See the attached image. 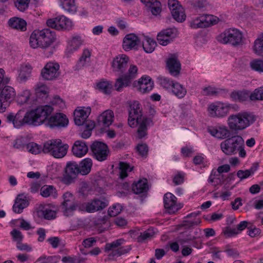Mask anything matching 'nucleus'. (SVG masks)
<instances>
[{"instance_id": "nucleus-1", "label": "nucleus", "mask_w": 263, "mask_h": 263, "mask_svg": "<svg viewBox=\"0 0 263 263\" xmlns=\"http://www.w3.org/2000/svg\"><path fill=\"white\" fill-rule=\"evenodd\" d=\"M51 109L47 106H37L28 110L24 114L19 110L16 114H9L6 117L7 121L12 123L15 128H19L25 124L39 126L42 124Z\"/></svg>"}, {"instance_id": "nucleus-2", "label": "nucleus", "mask_w": 263, "mask_h": 263, "mask_svg": "<svg viewBox=\"0 0 263 263\" xmlns=\"http://www.w3.org/2000/svg\"><path fill=\"white\" fill-rule=\"evenodd\" d=\"M56 33L49 29H36L30 34L29 46L33 49L41 48L43 57H51L55 51L54 44L57 41Z\"/></svg>"}, {"instance_id": "nucleus-3", "label": "nucleus", "mask_w": 263, "mask_h": 263, "mask_svg": "<svg viewBox=\"0 0 263 263\" xmlns=\"http://www.w3.org/2000/svg\"><path fill=\"white\" fill-rule=\"evenodd\" d=\"M148 119L143 115L142 107L137 101L131 102L128 110V124L132 128L138 127L137 133L139 138H142L146 135Z\"/></svg>"}, {"instance_id": "nucleus-4", "label": "nucleus", "mask_w": 263, "mask_h": 263, "mask_svg": "<svg viewBox=\"0 0 263 263\" xmlns=\"http://www.w3.org/2000/svg\"><path fill=\"white\" fill-rule=\"evenodd\" d=\"M256 120V116L249 111H241L232 114L227 119V125L234 132L243 130L252 125Z\"/></svg>"}, {"instance_id": "nucleus-5", "label": "nucleus", "mask_w": 263, "mask_h": 263, "mask_svg": "<svg viewBox=\"0 0 263 263\" xmlns=\"http://www.w3.org/2000/svg\"><path fill=\"white\" fill-rule=\"evenodd\" d=\"M221 151L226 155L230 156L238 153L239 157L245 158L246 151L245 149V141L239 135H235L225 139L220 144Z\"/></svg>"}, {"instance_id": "nucleus-6", "label": "nucleus", "mask_w": 263, "mask_h": 263, "mask_svg": "<svg viewBox=\"0 0 263 263\" xmlns=\"http://www.w3.org/2000/svg\"><path fill=\"white\" fill-rule=\"evenodd\" d=\"M243 39L242 32L235 28L225 30L217 37V40L219 42L223 44H230L233 46L242 44Z\"/></svg>"}, {"instance_id": "nucleus-7", "label": "nucleus", "mask_w": 263, "mask_h": 263, "mask_svg": "<svg viewBox=\"0 0 263 263\" xmlns=\"http://www.w3.org/2000/svg\"><path fill=\"white\" fill-rule=\"evenodd\" d=\"M68 145L63 144L59 139H51L46 141L43 145V152L49 154L56 158L64 157L67 152Z\"/></svg>"}, {"instance_id": "nucleus-8", "label": "nucleus", "mask_w": 263, "mask_h": 263, "mask_svg": "<svg viewBox=\"0 0 263 263\" xmlns=\"http://www.w3.org/2000/svg\"><path fill=\"white\" fill-rule=\"evenodd\" d=\"M232 108V105L228 102L215 101L208 105L207 112L212 118H223L227 116Z\"/></svg>"}, {"instance_id": "nucleus-9", "label": "nucleus", "mask_w": 263, "mask_h": 263, "mask_svg": "<svg viewBox=\"0 0 263 263\" xmlns=\"http://www.w3.org/2000/svg\"><path fill=\"white\" fill-rule=\"evenodd\" d=\"M39 106H47L50 107L51 110L46 117L43 124H45L50 128L65 127L68 125L69 120L66 115L63 113H56L51 116L53 111V107L48 105H40Z\"/></svg>"}, {"instance_id": "nucleus-10", "label": "nucleus", "mask_w": 263, "mask_h": 263, "mask_svg": "<svg viewBox=\"0 0 263 263\" xmlns=\"http://www.w3.org/2000/svg\"><path fill=\"white\" fill-rule=\"evenodd\" d=\"M60 66L59 63L54 61L48 62L42 69L41 76L43 80L52 81L60 76Z\"/></svg>"}, {"instance_id": "nucleus-11", "label": "nucleus", "mask_w": 263, "mask_h": 263, "mask_svg": "<svg viewBox=\"0 0 263 263\" xmlns=\"http://www.w3.org/2000/svg\"><path fill=\"white\" fill-rule=\"evenodd\" d=\"M219 22V18L215 15H202L193 18L190 22V26L193 29L208 27L217 24Z\"/></svg>"}, {"instance_id": "nucleus-12", "label": "nucleus", "mask_w": 263, "mask_h": 263, "mask_svg": "<svg viewBox=\"0 0 263 263\" xmlns=\"http://www.w3.org/2000/svg\"><path fill=\"white\" fill-rule=\"evenodd\" d=\"M16 91L10 86H5L0 91V112H4L15 99Z\"/></svg>"}, {"instance_id": "nucleus-13", "label": "nucleus", "mask_w": 263, "mask_h": 263, "mask_svg": "<svg viewBox=\"0 0 263 263\" xmlns=\"http://www.w3.org/2000/svg\"><path fill=\"white\" fill-rule=\"evenodd\" d=\"M48 26L57 30H71L74 26L73 21L64 15H61L47 21Z\"/></svg>"}, {"instance_id": "nucleus-14", "label": "nucleus", "mask_w": 263, "mask_h": 263, "mask_svg": "<svg viewBox=\"0 0 263 263\" xmlns=\"http://www.w3.org/2000/svg\"><path fill=\"white\" fill-rule=\"evenodd\" d=\"M62 198L61 209L64 215L66 216L72 215L77 208L73 195L69 192H66L63 195Z\"/></svg>"}, {"instance_id": "nucleus-15", "label": "nucleus", "mask_w": 263, "mask_h": 263, "mask_svg": "<svg viewBox=\"0 0 263 263\" xmlns=\"http://www.w3.org/2000/svg\"><path fill=\"white\" fill-rule=\"evenodd\" d=\"M80 174L79 165L76 162H69L65 168V174L62 177L61 181L66 185L73 183L78 174Z\"/></svg>"}, {"instance_id": "nucleus-16", "label": "nucleus", "mask_w": 263, "mask_h": 263, "mask_svg": "<svg viewBox=\"0 0 263 263\" xmlns=\"http://www.w3.org/2000/svg\"><path fill=\"white\" fill-rule=\"evenodd\" d=\"M91 112V108L90 106L77 107L73 112L75 124L77 125L81 126L88 123L90 120L87 119Z\"/></svg>"}, {"instance_id": "nucleus-17", "label": "nucleus", "mask_w": 263, "mask_h": 263, "mask_svg": "<svg viewBox=\"0 0 263 263\" xmlns=\"http://www.w3.org/2000/svg\"><path fill=\"white\" fill-rule=\"evenodd\" d=\"M108 205V200L104 196L95 198L85 204V211L89 213H93L106 208Z\"/></svg>"}, {"instance_id": "nucleus-18", "label": "nucleus", "mask_w": 263, "mask_h": 263, "mask_svg": "<svg viewBox=\"0 0 263 263\" xmlns=\"http://www.w3.org/2000/svg\"><path fill=\"white\" fill-rule=\"evenodd\" d=\"M91 149L97 160L103 161L107 159L109 150L108 146L104 143L95 141L91 145Z\"/></svg>"}, {"instance_id": "nucleus-19", "label": "nucleus", "mask_w": 263, "mask_h": 263, "mask_svg": "<svg viewBox=\"0 0 263 263\" xmlns=\"http://www.w3.org/2000/svg\"><path fill=\"white\" fill-rule=\"evenodd\" d=\"M128 61V57L124 54L116 56L111 63L112 71L118 74L122 73L126 68Z\"/></svg>"}, {"instance_id": "nucleus-20", "label": "nucleus", "mask_w": 263, "mask_h": 263, "mask_svg": "<svg viewBox=\"0 0 263 263\" xmlns=\"http://www.w3.org/2000/svg\"><path fill=\"white\" fill-rule=\"evenodd\" d=\"M58 207L53 204H41L38 209L39 216L47 220H53L57 217Z\"/></svg>"}, {"instance_id": "nucleus-21", "label": "nucleus", "mask_w": 263, "mask_h": 263, "mask_svg": "<svg viewBox=\"0 0 263 263\" xmlns=\"http://www.w3.org/2000/svg\"><path fill=\"white\" fill-rule=\"evenodd\" d=\"M134 86L141 93H147L154 87V82L150 77L144 75L138 80L134 81Z\"/></svg>"}, {"instance_id": "nucleus-22", "label": "nucleus", "mask_w": 263, "mask_h": 263, "mask_svg": "<svg viewBox=\"0 0 263 263\" xmlns=\"http://www.w3.org/2000/svg\"><path fill=\"white\" fill-rule=\"evenodd\" d=\"M177 32L175 28H167L162 30L157 35L158 42L162 46L168 45L177 37Z\"/></svg>"}, {"instance_id": "nucleus-23", "label": "nucleus", "mask_w": 263, "mask_h": 263, "mask_svg": "<svg viewBox=\"0 0 263 263\" xmlns=\"http://www.w3.org/2000/svg\"><path fill=\"white\" fill-rule=\"evenodd\" d=\"M84 41L82 37L79 35L73 36L67 41V45L65 53L67 57L71 56L78 51L83 44Z\"/></svg>"}, {"instance_id": "nucleus-24", "label": "nucleus", "mask_w": 263, "mask_h": 263, "mask_svg": "<svg viewBox=\"0 0 263 263\" xmlns=\"http://www.w3.org/2000/svg\"><path fill=\"white\" fill-rule=\"evenodd\" d=\"M33 66L29 63L21 64L17 69L16 80L20 83L26 82L31 77Z\"/></svg>"}, {"instance_id": "nucleus-25", "label": "nucleus", "mask_w": 263, "mask_h": 263, "mask_svg": "<svg viewBox=\"0 0 263 263\" xmlns=\"http://www.w3.org/2000/svg\"><path fill=\"white\" fill-rule=\"evenodd\" d=\"M141 40L134 33L126 34L123 39L122 48L125 51L137 49Z\"/></svg>"}, {"instance_id": "nucleus-26", "label": "nucleus", "mask_w": 263, "mask_h": 263, "mask_svg": "<svg viewBox=\"0 0 263 263\" xmlns=\"http://www.w3.org/2000/svg\"><path fill=\"white\" fill-rule=\"evenodd\" d=\"M114 113L110 109H107L100 114L97 118V124L103 127H109L114 121Z\"/></svg>"}, {"instance_id": "nucleus-27", "label": "nucleus", "mask_w": 263, "mask_h": 263, "mask_svg": "<svg viewBox=\"0 0 263 263\" xmlns=\"http://www.w3.org/2000/svg\"><path fill=\"white\" fill-rule=\"evenodd\" d=\"M176 200V197L171 193H167L164 195V205L168 213H174L180 208V206L177 204Z\"/></svg>"}, {"instance_id": "nucleus-28", "label": "nucleus", "mask_w": 263, "mask_h": 263, "mask_svg": "<svg viewBox=\"0 0 263 263\" xmlns=\"http://www.w3.org/2000/svg\"><path fill=\"white\" fill-rule=\"evenodd\" d=\"M208 130L213 137L219 139L226 138L230 133L229 129L224 125L211 126Z\"/></svg>"}, {"instance_id": "nucleus-29", "label": "nucleus", "mask_w": 263, "mask_h": 263, "mask_svg": "<svg viewBox=\"0 0 263 263\" xmlns=\"http://www.w3.org/2000/svg\"><path fill=\"white\" fill-rule=\"evenodd\" d=\"M88 151V147L86 143L83 141H76L72 148L73 155L78 157L82 158L84 156Z\"/></svg>"}, {"instance_id": "nucleus-30", "label": "nucleus", "mask_w": 263, "mask_h": 263, "mask_svg": "<svg viewBox=\"0 0 263 263\" xmlns=\"http://www.w3.org/2000/svg\"><path fill=\"white\" fill-rule=\"evenodd\" d=\"M95 88L107 95H110L114 90L112 82L104 79L97 82L95 84Z\"/></svg>"}, {"instance_id": "nucleus-31", "label": "nucleus", "mask_w": 263, "mask_h": 263, "mask_svg": "<svg viewBox=\"0 0 263 263\" xmlns=\"http://www.w3.org/2000/svg\"><path fill=\"white\" fill-rule=\"evenodd\" d=\"M166 66L170 73L173 76H177L180 71L181 64L175 57H171L167 59Z\"/></svg>"}, {"instance_id": "nucleus-32", "label": "nucleus", "mask_w": 263, "mask_h": 263, "mask_svg": "<svg viewBox=\"0 0 263 263\" xmlns=\"http://www.w3.org/2000/svg\"><path fill=\"white\" fill-rule=\"evenodd\" d=\"M28 204L29 202L26 195L24 194L18 195L13 206V211L16 213H21Z\"/></svg>"}, {"instance_id": "nucleus-33", "label": "nucleus", "mask_w": 263, "mask_h": 263, "mask_svg": "<svg viewBox=\"0 0 263 263\" xmlns=\"http://www.w3.org/2000/svg\"><path fill=\"white\" fill-rule=\"evenodd\" d=\"M32 93L30 90L25 89L16 95L15 100L18 104L24 105L31 101Z\"/></svg>"}, {"instance_id": "nucleus-34", "label": "nucleus", "mask_w": 263, "mask_h": 263, "mask_svg": "<svg viewBox=\"0 0 263 263\" xmlns=\"http://www.w3.org/2000/svg\"><path fill=\"white\" fill-rule=\"evenodd\" d=\"M8 25L12 28L21 31H24L26 29L27 23L26 21L20 17H13L8 21Z\"/></svg>"}, {"instance_id": "nucleus-35", "label": "nucleus", "mask_w": 263, "mask_h": 263, "mask_svg": "<svg viewBox=\"0 0 263 263\" xmlns=\"http://www.w3.org/2000/svg\"><path fill=\"white\" fill-rule=\"evenodd\" d=\"M148 189L147 179L143 178L133 183L132 190L135 194H139L146 192Z\"/></svg>"}, {"instance_id": "nucleus-36", "label": "nucleus", "mask_w": 263, "mask_h": 263, "mask_svg": "<svg viewBox=\"0 0 263 263\" xmlns=\"http://www.w3.org/2000/svg\"><path fill=\"white\" fill-rule=\"evenodd\" d=\"M132 83L124 76H121L116 79L114 86L118 92L123 91L126 87H130Z\"/></svg>"}, {"instance_id": "nucleus-37", "label": "nucleus", "mask_w": 263, "mask_h": 263, "mask_svg": "<svg viewBox=\"0 0 263 263\" xmlns=\"http://www.w3.org/2000/svg\"><path fill=\"white\" fill-rule=\"evenodd\" d=\"M40 195L44 198L51 197L53 199L57 198L58 196L55 187L49 185H45L41 188Z\"/></svg>"}, {"instance_id": "nucleus-38", "label": "nucleus", "mask_w": 263, "mask_h": 263, "mask_svg": "<svg viewBox=\"0 0 263 263\" xmlns=\"http://www.w3.org/2000/svg\"><path fill=\"white\" fill-rule=\"evenodd\" d=\"M142 42L143 49L147 53H152L157 46L156 41L147 36H143Z\"/></svg>"}, {"instance_id": "nucleus-39", "label": "nucleus", "mask_w": 263, "mask_h": 263, "mask_svg": "<svg viewBox=\"0 0 263 263\" xmlns=\"http://www.w3.org/2000/svg\"><path fill=\"white\" fill-rule=\"evenodd\" d=\"M253 52L258 56H263V33L258 34L252 45Z\"/></svg>"}, {"instance_id": "nucleus-40", "label": "nucleus", "mask_w": 263, "mask_h": 263, "mask_svg": "<svg viewBox=\"0 0 263 263\" xmlns=\"http://www.w3.org/2000/svg\"><path fill=\"white\" fill-rule=\"evenodd\" d=\"M60 6L65 11L71 14L77 12V7L76 5V0H58Z\"/></svg>"}, {"instance_id": "nucleus-41", "label": "nucleus", "mask_w": 263, "mask_h": 263, "mask_svg": "<svg viewBox=\"0 0 263 263\" xmlns=\"http://www.w3.org/2000/svg\"><path fill=\"white\" fill-rule=\"evenodd\" d=\"M170 92L178 98H183L186 95L187 91L182 85L175 82Z\"/></svg>"}, {"instance_id": "nucleus-42", "label": "nucleus", "mask_w": 263, "mask_h": 263, "mask_svg": "<svg viewBox=\"0 0 263 263\" xmlns=\"http://www.w3.org/2000/svg\"><path fill=\"white\" fill-rule=\"evenodd\" d=\"M92 166V161L89 158H86L81 161L79 165L80 174L86 175L89 174Z\"/></svg>"}, {"instance_id": "nucleus-43", "label": "nucleus", "mask_w": 263, "mask_h": 263, "mask_svg": "<svg viewBox=\"0 0 263 263\" xmlns=\"http://www.w3.org/2000/svg\"><path fill=\"white\" fill-rule=\"evenodd\" d=\"M248 225L247 221H241L236 227V228L231 229L227 228L224 231V234L228 237H230L234 235H236L242 230H245Z\"/></svg>"}, {"instance_id": "nucleus-44", "label": "nucleus", "mask_w": 263, "mask_h": 263, "mask_svg": "<svg viewBox=\"0 0 263 263\" xmlns=\"http://www.w3.org/2000/svg\"><path fill=\"white\" fill-rule=\"evenodd\" d=\"M250 94L247 90L234 91L230 94L231 99L236 102H243L250 97Z\"/></svg>"}, {"instance_id": "nucleus-45", "label": "nucleus", "mask_w": 263, "mask_h": 263, "mask_svg": "<svg viewBox=\"0 0 263 263\" xmlns=\"http://www.w3.org/2000/svg\"><path fill=\"white\" fill-rule=\"evenodd\" d=\"M145 6L154 15H158L161 12V4L159 1H155Z\"/></svg>"}, {"instance_id": "nucleus-46", "label": "nucleus", "mask_w": 263, "mask_h": 263, "mask_svg": "<svg viewBox=\"0 0 263 263\" xmlns=\"http://www.w3.org/2000/svg\"><path fill=\"white\" fill-rule=\"evenodd\" d=\"M133 167L125 162H120L119 166V177L123 179L126 177L128 175V173L131 172Z\"/></svg>"}, {"instance_id": "nucleus-47", "label": "nucleus", "mask_w": 263, "mask_h": 263, "mask_svg": "<svg viewBox=\"0 0 263 263\" xmlns=\"http://www.w3.org/2000/svg\"><path fill=\"white\" fill-rule=\"evenodd\" d=\"M26 149L29 153L37 155L41 152H43V147L34 142H30L26 145Z\"/></svg>"}, {"instance_id": "nucleus-48", "label": "nucleus", "mask_w": 263, "mask_h": 263, "mask_svg": "<svg viewBox=\"0 0 263 263\" xmlns=\"http://www.w3.org/2000/svg\"><path fill=\"white\" fill-rule=\"evenodd\" d=\"M91 52L89 50L86 49L83 50L82 55L78 62L79 67L85 66L90 62Z\"/></svg>"}, {"instance_id": "nucleus-49", "label": "nucleus", "mask_w": 263, "mask_h": 263, "mask_svg": "<svg viewBox=\"0 0 263 263\" xmlns=\"http://www.w3.org/2000/svg\"><path fill=\"white\" fill-rule=\"evenodd\" d=\"M155 234V232L153 229H148L140 233V234L137 237V240L140 242H143L147 239L152 238Z\"/></svg>"}, {"instance_id": "nucleus-50", "label": "nucleus", "mask_w": 263, "mask_h": 263, "mask_svg": "<svg viewBox=\"0 0 263 263\" xmlns=\"http://www.w3.org/2000/svg\"><path fill=\"white\" fill-rule=\"evenodd\" d=\"M158 82L162 87L170 92L175 81L165 77H160L158 78Z\"/></svg>"}, {"instance_id": "nucleus-51", "label": "nucleus", "mask_w": 263, "mask_h": 263, "mask_svg": "<svg viewBox=\"0 0 263 263\" xmlns=\"http://www.w3.org/2000/svg\"><path fill=\"white\" fill-rule=\"evenodd\" d=\"M137 67L134 65H130L127 73L123 76H124L127 79H128L133 83V81L134 79H135L137 77Z\"/></svg>"}, {"instance_id": "nucleus-52", "label": "nucleus", "mask_w": 263, "mask_h": 263, "mask_svg": "<svg viewBox=\"0 0 263 263\" xmlns=\"http://www.w3.org/2000/svg\"><path fill=\"white\" fill-rule=\"evenodd\" d=\"M251 68L259 72H263V60L254 59L250 63Z\"/></svg>"}, {"instance_id": "nucleus-53", "label": "nucleus", "mask_w": 263, "mask_h": 263, "mask_svg": "<svg viewBox=\"0 0 263 263\" xmlns=\"http://www.w3.org/2000/svg\"><path fill=\"white\" fill-rule=\"evenodd\" d=\"M252 101L263 100V86L255 89L250 95Z\"/></svg>"}, {"instance_id": "nucleus-54", "label": "nucleus", "mask_w": 263, "mask_h": 263, "mask_svg": "<svg viewBox=\"0 0 263 263\" xmlns=\"http://www.w3.org/2000/svg\"><path fill=\"white\" fill-rule=\"evenodd\" d=\"M13 2L17 10L23 12L28 9L30 0H13Z\"/></svg>"}, {"instance_id": "nucleus-55", "label": "nucleus", "mask_w": 263, "mask_h": 263, "mask_svg": "<svg viewBox=\"0 0 263 263\" xmlns=\"http://www.w3.org/2000/svg\"><path fill=\"white\" fill-rule=\"evenodd\" d=\"M175 11L176 13V15H172L173 17L178 22H183L186 19V14L184 11V10L182 6H181V9L179 8H177V9H175Z\"/></svg>"}, {"instance_id": "nucleus-56", "label": "nucleus", "mask_w": 263, "mask_h": 263, "mask_svg": "<svg viewBox=\"0 0 263 263\" xmlns=\"http://www.w3.org/2000/svg\"><path fill=\"white\" fill-rule=\"evenodd\" d=\"M130 248L126 249L124 247L120 248L117 250H112V252L109 254V258L110 259H114L115 257H119L122 254L127 253L129 250Z\"/></svg>"}, {"instance_id": "nucleus-57", "label": "nucleus", "mask_w": 263, "mask_h": 263, "mask_svg": "<svg viewBox=\"0 0 263 263\" xmlns=\"http://www.w3.org/2000/svg\"><path fill=\"white\" fill-rule=\"evenodd\" d=\"M50 103L59 109H63L66 107L65 101L59 96L54 97Z\"/></svg>"}, {"instance_id": "nucleus-58", "label": "nucleus", "mask_w": 263, "mask_h": 263, "mask_svg": "<svg viewBox=\"0 0 263 263\" xmlns=\"http://www.w3.org/2000/svg\"><path fill=\"white\" fill-rule=\"evenodd\" d=\"M122 210V206L120 204L115 203L109 208L108 214L110 216H116L121 212Z\"/></svg>"}, {"instance_id": "nucleus-59", "label": "nucleus", "mask_w": 263, "mask_h": 263, "mask_svg": "<svg viewBox=\"0 0 263 263\" xmlns=\"http://www.w3.org/2000/svg\"><path fill=\"white\" fill-rule=\"evenodd\" d=\"M85 124L87 127V129L82 133L81 137L84 139H87L91 136V130L95 127V124L93 121H89L88 123Z\"/></svg>"}, {"instance_id": "nucleus-60", "label": "nucleus", "mask_w": 263, "mask_h": 263, "mask_svg": "<svg viewBox=\"0 0 263 263\" xmlns=\"http://www.w3.org/2000/svg\"><path fill=\"white\" fill-rule=\"evenodd\" d=\"M34 90L36 93L41 95H46L48 93L49 89L48 87L43 83H38L34 87Z\"/></svg>"}, {"instance_id": "nucleus-61", "label": "nucleus", "mask_w": 263, "mask_h": 263, "mask_svg": "<svg viewBox=\"0 0 263 263\" xmlns=\"http://www.w3.org/2000/svg\"><path fill=\"white\" fill-rule=\"evenodd\" d=\"M167 4L172 15H176L175 9L177 7L181 9V5L178 0H168Z\"/></svg>"}, {"instance_id": "nucleus-62", "label": "nucleus", "mask_w": 263, "mask_h": 263, "mask_svg": "<svg viewBox=\"0 0 263 263\" xmlns=\"http://www.w3.org/2000/svg\"><path fill=\"white\" fill-rule=\"evenodd\" d=\"M219 92V89L213 86H208L203 89V93L205 95L213 96L217 94Z\"/></svg>"}, {"instance_id": "nucleus-63", "label": "nucleus", "mask_w": 263, "mask_h": 263, "mask_svg": "<svg viewBox=\"0 0 263 263\" xmlns=\"http://www.w3.org/2000/svg\"><path fill=\"white\" fill-rule=\"evenodd\" d=\"M10 234L12 237L13 240L16 241L17 243L20 241H22L24 237L22 233L16 229L13 230L10 232Z\"/></svg>"}, {"instance_id": "nucleus-64", "label": "nucleus", "mask_w": 263, "mask_h": 263, "mask_svg": "<svg viewBox=\"0 0 263 263\" xmlns=\"http://www.w3.org/2000/svg\"><path fill=\"white\" fill-rule=\"evenodd\" d=\"M26 138L24 137H18L14 142L13 146L16 148H21L23 147L26 143Z\"/></svg>"}]
</instances>
